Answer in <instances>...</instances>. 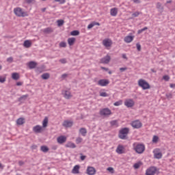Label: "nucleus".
Here are the masks:
<instances>
[{
  "label": "nucleus",
  "instance_id": "f257e3e1",
  "mask_svg": "<svg viewBox=\"0 0 175 175\" xmlns=\"http://www.w3.org/2000/svg\"><path fill=\"white\" fill-rule=\"evenodd\" d=\"M133 148L137 154H143L146 151V146L144 144H133Z\"/></svg>",
  "mask_w": 175,
  "mask_h": 175
},
{
  "label": "nucleus",
  "instance_id": "f03ea898",
  "mask_svg": "<svg viewBox=\"0 0 175 175\" xmlns=\"http://www.w3.org/2000/svg\"><path fill=\"white\" fill-rule=\"evenodd\" d=\"M14 13L17 17H28V12L23 11V9L20 7H17L14 9Z\"/></svg>",
  "mask_w": 175,
  "mask_h": 175
},
{
  "label": "nucleus",
  "instance_id": "7ed1b4c3",
  "mask_svg": "<svg viewBox=\"0 0 175 175\" xmlns=\"http://www.w3.org/2000/svg\"><path fill=\"white\" fill-rule=\"evenodd\" d=\"M128 133H129V128L124 127L122 129L119 131V139H122V140H126V139H128Z\"/></svg>",
  "mask_w": 175,
  "mask_h": 175
},
{
  "label": "nucleus",
  "instance_id": "20e7f679",
  "mask_svg": "<svg viewBox=\"0 0 175 175\" xmlns=\"http://www.w3.org/2000/svg\"><path fill=\"white\" fill-rule=\"evenodd\" d=\"M138 85L144 90H150L151 88L150 83H148L146 80L142 79L138 81Z\"/></svg>",
  "mask_w": 175,
  "mask_h": 175
},
{
  "label": "nucleus",
  "instance_id": "39448f33",
  "mask_svg": "<svg viewBox=\"0 0 175 175\" xmlns=\"http://www.w3.org/2000/svg\"><path fill=\"white\" fill-rule=\"evenodd\" d=\"M131 125L133 126V128H134V129H140V128L143 126V124L142 122H140V120L133 121L131 123Z\"/></svg>",
  "mask_w": 175,
  "mask_h": 175
},
{
  "label": "nucleus",
  "instance_id": "423d86ee",
  "mask_svg": "<svg viewBox=\"0 0 175 175\" xmlns=\"http://www.w3.org/2000/svg\"><path fill=\"white\" fill-rule=\"evenodd\" d=\"M100 115L106 117L107 116H111V110L109 108H103L100 110Z\"/></svg>",
  "mask_w": 175,
  "mask_h": 175
},
{
  "label": "nucleus",
  "instance_id": "0eeeda50",
  "mask_svg": "<svg viewBox=\"0 0 175 175\" xmlns=\"http://www.w3.org/2000/svg\"><path fill=\"white\" fill-rule=\"evenodd\" d=\"M157 173V167L151 166L146 171V175H154Z\"/></svg>",
  "mask_w": 175,
  "mask_h": 175
},
{
  "label": "nucleus",
  "instance_id": "6e6552de",
  "mask_svg": "<svg viewBox=\"0 0 175 175\" xmlns=\"http://www.w3.org/2000/svg\"><path fill=\"white\" fill-rule=\"evenodd\" d=\"M124 106H126L128 108L133 107L135 106V101L132 98L126 99L124 101Z\"/></svg>",
  "mask_w": 175,
  "mask_h": 175
},
{
  "label": "nucleus",
  "instance_id": "1a4fd4ad",
  "mask_svg": "<svg viewBox=\"0 0 175 175\" xmlns=\"http://www.w3.org/2000/svg\"><path fill=\"white\" fill-rule=\"evenodd\" d=\"M110 83L109 79H100L98 81V85H100L101 87H106L108 84Z\"/></svg>",
  "mask_w": 175,
  "mask_h": 175
},
{
  "label": "nucleus",
  "instance_id": "9d476101",
  "mask_svg": "<svg viewBox=\"0 0 175 175\" xmlns=\"http://www.w3.org/2000/svg\"><path fill=\"white\" fill-rule=\"evenodd\" d=\"M103 44L105 47H111V44H113V41L107 38L103 40Z\"/></svg>",
  "mask_w": 175,
  "mask_h": 175
},
{
  "label": "nucleus",
  "instance_id": "9b49d317",
  "mask_svg": "<svg viewBox=\"0 0 175 175\" xmlns=\"http://www.w3.org/2000/svg\"><path fill=\"white\" fill-rule=\"evenodd\" d=\"M111 59L110 55H107L105 57L100 59L101 64H109Z\"/></svg>",
  "mask_w": 175,
  "mask_h": 175
},
{
  "label": "nucleus",
  "instance_id": "f8f14e48",
  "mask_svg": "<svg viewBox=\"0 0 175 175\" xmlns=\"http://www.w3.org/2000/svg\"><path fill=\"white\" fill-rule=\"evenodd\" d=\"M57 140L59 144H64V143H66L67 138L65 135H61L57 137Z\"/></svg>",
  "mask_w": 175,
  "mask_h": 175
},
{
  "label": "nucleus",
  "instance_id": "ddd939ff",
  "mask_svg": "<svg viewBox=\"0 0 175 175\" xmlns=\"http://www.w3.org/2000/svg\"><path fill=\"white\" fill-rule=\"evenodd\" d=\"M43 131V127L40 126V125H36L34 127H33V131L34 133H41Z\"/></svg>",
  "mask_w": 175,
  "mask_h": 175
},
{
  "label": "nucleus",
  "instance_id": "4468645a",
  "mask_svg": "<svg viewBox=\"0 0 175 175\" xmlns=\"http://www.w3.org/2000/svg\"><path fill=\"white\" fill-rule=\"evenodd\" d=\"M96 173V170L94 167H88L87 168V174L88 175H94Z\"/></svg>",
  "mask_w": 175,
  "mask_h": 175
},
{
  "label": "nucleus",
  "instance_id": "2eb2a0df",
  "mask_svg": "<svg viewBox=\"0 0 175 175\" xmlns=\"http://www.w3.org/2000/svg\"><path fill=\"white\" fill-rule=\"evenodd\" d=\"M63 126H64L65 128H72V126H73V122L69 121V120H65L63 122Z\"/></svg>",
  "mask_w": 175,
  "mask_h": 175
},
{
  "label": "nucleus",
  "instance_id": "dca6fc26",
  "mask_svg": "<svg viewBox=\"0 0 175 175\" xmlns=\"http://www.w3.org/2000/svg\"><path fill=\"white\" fill-rule=\"evenodd\" d=\"M79 170H80V165H77L74 166L73 169L72 170V173H73V174H79V173H80Z\"/></svg>",
  "mask_w": 175,
  "mask_h": 175
},
{
  "label": "nucleus",
  "instance_id": "f3484780",
  "mask_svg": "<svg viewBox=\"0 0 175 175\" xmlns=\"http://www.w3.org/2000/svg\"><path fill=\"white\" fill-rule=\"evenodd\" d=\"M28 66H29V69H35V68H36V66H38V63H36V62H33V61H31L28 63Z\"/></svg>",
  "mask_w": 175,
  "mask_h": 175
},
{
  "label": "nucleus",
  "instance_id": "a211bd4d",
  "mask_svg": "<svg viewBox=\"0 0 175 175\" xmlns=\"http://www.w3.org/2000/svg\"><path fill=\"white\" fill-rule=\"evenodd\" d=\"M116 152L118 154H124V146L118 145L116 148Z\"/></svg>",
  "mask_w": 175,
  "mask_h": 175
},
{
  "label": "nucleus",
  "instance_id": "6ab92c4d",
  "mask_svg": "<svg viewBox=\"0 0 175 175\" xmlns=\"http://www.w3.org/2000/svg\"><path fill=\"white\" fill-rule=\"evenodd\" d=\"M118 13V9H117L116 8H111V10H110V14L113 17H116V16H117Z\"/></svg>",
  "mask_w": 175,
  "mask_h": 175
},
{
  "label": "nucleus",
  "instance_id": "aec40b11",
  "mask_svg": "<svg viewBox=\"0 0 175 175\" xmlns=\"http://www.w3.org/2000/svg\"><path fill=\"white\" fill-rule=\"evenodd\" d=\"M135 37L133 36H127L124 38V42L126 43H131Z\"/></svg>",
  "mask_w": 175,
  "mask_h": 175
},
{
  "label": "nucleus",
  "instance_id": "412c9836",
  "mask_svg": "<svg viewBox=\"0 0 175 175\" xmlns=\"http://www.w3.org/2000/svg\"><path fill=\"white\" fill-rule=\"evenodd\" d=\"M63 95L66 99H70V98L72 97V95L70 94V92L68 90L64 91V93H63Z\"/></svg>",
  "mask_w": 175,
  "mask_h": 175
},
{
  "label": "nucleus",
  "instance_id": "4be33fe9",
  "mask_svg": "<svg viewBox=\"0 0 175 175\" xmlns=\"http://www.w3.org/2000/svg\"><path fill=\"white\" fill-rule=\"evenodd\" d=\"M23 46H24V47H25V49H29V47H31V46H32V42H31V41L27 40L24 42Z\"/></svg>",
  "mask_w": 175,
  "mask_h": 175
},
{
  "label": "nucleus",
  "instance_id": "5701e85b",
  "mask_svg": "<svg viewBox=\"0 0 175 175\" xmlns=\"http://www.w3.org/2000/svg\"><path fill=\"white\" fill-rule=\"evenodd\" d=\"M157 9L158 10L160 13H162L163 12V6H162V3L160 2H158L156 5Z\"/></svg>",
  "mask_w": 175,
  "mask_h": 175
},
{
  "label": "nucleus",
  "instance_id": "b1692460",
  "mask_svg": "<svg viewBox=\"0 0 175 175\" xmlns=\"http://www.w3.org/2000/svg\"><path fill=\"white\" fill-rule=\"evenodd\" d=\"M65 147H66V148H76V144L72 142H68L65 145Z\"/></svg>",
  "mask_w": 175,
  "mask_h": 175
},
{
  "label": "nucleus",
  "instance_id": "393cba45",
  "mask_svg": "<svg viewBox=\"0 0 175 175\" xmlns=\"http://www.w3.org/2000/svg\"><path fill=\"white\" fill-rule=\"evenodd\" d=\"M44 33H51L54 32V30L51 27H46L43 29Z\"/></svg>",
  "mask_w": 175,
  "mask_h": 175
},
{
  "label": "nucleus",
  "instance_id": "a878e982",
  "mask_svg": "<svg viewBox=\"0 0 175 175\" xmlns=\"http://www.w3.org/2000/svg\"><path fill=\"white\" fill-rule=\"evenodd\" d=\"M75 42H76V38H70L68 39L69 46H73V44H75Z\"/></svg>",
  "mask_w": 175,
  "mask_h": 175
},
{
  "label": "nucleus",
  "instance_id": "bb28decb",
  "mask_svg": "<svg viewBox=\"0 0 175 175\" xmlns=\"http://www.w3.org/2000/svg\"><path fill=\"white\" fill-rule=\"evenodd\" d=\"M12 79H13V80H18V79H20V75L17 72H14L12 74Z\"/></svg>",
  "mask_w": 175,
  "mask_h": 175
},
{
  "label": "nucleus",
  "instance_id": "cd10ccee",
  "mask_svg": "<svg viewBox=\"0 0 175 175\" xmlns=\"http://www.w3.org/2000/svg\"><path fill=\"white\" fill-rule=\"evenodd\" d=\"M25 120L24 118H18L17 120H16V124L18 125H23V124H25Z\"/></svg>",
  "mask_w": 175,
  "mask_h": 175
},
{
  "label": "nucleus",
  "instance_id": "c85d7f7f",
  "mask_svg": "<svg viewBox=\"0 0 175 175\" xmlns=\"http://www.w3.org/2000/svg\"><path fill=\"white\" fill-rule=\"evenodd\" d=\"M41 77L43 80H49V79H50V74L47 72L44 73L42 75Z\"/></svg>",
  "mask_w": 175,
  "mask_h": 175
},
{
  "label": "nucleus",
  "instance_id": "c756f323",
  "mask_svg": "<svg viewBox=\"0 0 175 175\" xmlns=\"http://www.w3.org/2000/svg\"><path fill=\"white\" fill-rule=\"evenodd\" d=\"M72 36H79L80 35V31L79 30H73L70 32Z\"/></svg>",
  "mask_w": 175,
  "mask_h": 175
},
{
  "label": "nucleus",
  "instance_id": "7c9ffc66",
  "mask_svg": "<svg viewBox=\"0 0 175 175\" xmlns=\"http://www.w3.org/2000/svg\"><path fill=\"white\" fill-rule=\"evenodd\" d=\"M47 124H49V118L46 117L42 122V128H46L47 126Z\"/></svg>",
  "mask_w": 175,
  "mask_h": 175
},
{
  "label": "nucleus",
  "instance_id": "2f4dec72",
  "mask_svg": "<svg viewBox=\"0 0 175 175\" xmlns=\"http://www.w3.org/2000/svg\"><path fill=\"white\" fill-rule=\"evenodd\" d=\"M49 147H47V146H42L40 147V150L42 152H48L49 151Z\"/></svg>",
  "mask_w": 175,
  "mask_h": 175
},
{
  "label": "nucleus",
  "instance_id": "473e14b6",
  "mask_svg": "<svg viewBox=\"0 0 175 175\" xmlns=\"http://www.w3.org/2000/svg\"><path fill=\"white\" fill-rule=\"evenodd\" d=\"M79 132L82 136H85L87 135V129H85V128H81Z\"/></svg>",
  "mask_w": 175,
  "mask_h": 175
},
{
  "label": "nucleus",
  "instance_id": "72a5a7b5",
  "mask_svg": "<svg viewBox=\"0 0 175 175\" xmlns=\"http://www.w3.org/2000/svg\"><path fill=\"white\" fill-rule=\"evenodd\" d=\"M154 158L156 159H161V158H162V152H159L154 153Z\"/></svg>",
  "mask_w": 175,
  "mask_h": 175
},
{
  "label": "nucleus",
  "instance_id": "f704fd0d",
  "mask_svg": "<svg viewBox=\"0 0 175 175\" xmlns=\"http://www.w3.org/2000/svg\"><path fill=\"white\" fill-rule=\"evenodd\" d=\"M140 14H143V12L137 11L131 14L132 17H139Z\"/></svg>",
  "mask_w": 175,
  "mask_h": 175
},
{
  "label": "nucleus",
  "instance_id": "c9c22d12",
  "mask_svg": "<svg viewBox=\"0 0 175 175\" xmlns=\"http://www.w3.org/2000/svg\"><path fill=\"white\" fill-rule=\"evenodd\" d=\"M57 27H62L65 21L62 19H60V20H57Z\"/></svg>",
  "mask_w": 175,
  "mask_h": 175
},
{
  "label": "nucleus",
  "instance_id": "e433bc0d",
  "mask_svg": "<svg viewBox=\"0 0 175 175\" xmlns=\"http://www.w3.org/2000/svg\"><path fill=\"white\" fill-rule=\"evenodd\" d=\"M147 29H148V27H145L138 30L137 33L138 34L142 33L143 32H144V31H147Z\"/></svg>",
  "mask_w": 175,
  "mask_h": 175
},
{
  "label": "nucleus",
  "instance_id": "4c0bfd02",
  "mask_svg": "<svg viewBox=\"0 0 175 175\" xmlns=\"http://www.w3.org/2000/svg\"><path fill=\"white\" fill-rule=\"evenodd\" d=\"M110 124L111 126H116L118 125V122L117 120H112L110 122Z\"/></svg>",
  "mask_w": 175,
  "mask_h": 175
},
{
  "label": "nucleus",
  "instance_id": "58836bf2",
  "mask_svg": "<svg viewBox=\"0 0 175 175\" xmlns=\"http://www.w3.org/2000/svg\"><path fill=\"white\" fill-rule=\"evenodd\" d=\"M27 98H28V95H23V96H21L20 98H18V102H21V100H25V99H27Z\"/></svg>",
  "mask_w": 175,
  "mask_h": 175
},
{
  "label": "nucleus",
  "instance_id": "ea45409f",
  "mask_svg": "<svg viewBox=\"0 0 175 175\" xmlns=\"http://www.w3.org/2000/svg\"><path fill=\"white\" fill-rule=\"evenodd\" d=\"M141 165H142V162L139 161L138 163H135L134 165H133V167L135 169H139V167H140Z\"/></svg>",
  "mask_w": 175,
  "mask_h": 175
},
{
  "label": "nucleus",
  "instance_id": "a19ab883",
  "mask_svg": "<svg viewBox=\"0 0 175 175\" xmlns=\"http://www.w3.org/2000/svg\"><path fill=\"white\" fill-rule=\"evenodd\" d=\"M100 96H103V98H106L107 96H109V94L106 92H100Z\"/></svg>",
  "mask_w": 175,
  "mask_h": 175
},
{
  "label": "nucleus",
  "instance_id": "79ce46f5",
  "mask_svg": "<svg viewBox=\"0 0 175 175\" xmlns=\"http://www.w3.org/2000/svg\"><path fill=\"white\" fill-rule=\"evenodd\" d=\"M136 47H137V51H142V45H140V43L137 42L136 44Z\"/></svg>",
  "mask_w": 175,
  "mask_h": 175
},
{
  "label": "nucleus",
  "instance_id": "37998d69",
  "mask_svg": "<svg viewBox=\"0 0 175 175\" xmlns=\"http://www.w3.org/2000/svg\"><path fill=\"white\" fill-rule=\"evenodd\" d=\"M159 137H158V136L157 135H154L152 138V142L153 143H157L158 142V140H159Z\"/></svg>",
  "mask_w": 175,
  "mask_h": 175
},
{
  "label": "nucleus",
  "instance_id": "c03bdc74",
  "mask_svg": "<svg viewBox=\"0 0 175 175\" xmlns=\"http://www.w3.org/2000/svg\"><path fill=\"white\" fill-rule=\"evenodd\" d=\"M120 105H122V100H119L113 103L114 106H120Z\"/></svg>",
  "mask_w": 175,
  "mask_h": 175
},
{
  "label": "nucleus",
  "instance_id": "a18cd8bd",
  "mask_svg": "<svg viewBox=\"0 0 175 175\" xmlns=\"http://www.w3.org/2000/svg\"><path fill=\"white\" fill-rule=\"evenodd\" d=\"M81 142H83V138H81V137L77 138V139H76L77 144H80V143H81Z\"/></svg>",
  "mask_w": 175,
  "mask_h": 175
},
{
  "label": "nucleus",
  "instance_id": "49530a36",
  "mask_svg": "<svg viewBox=\"0 0 175 175\" xmlns=\"http://www.w3.org/2000/svg\"><path fill=\"white\" fill-rule=\"evenodd\" d=\"M163 80H165V81H169V80H170V77H169V75H164L163 77Z\"/></svg>",
  "mask_w": 175,
  "mask_h": 175
},
{
  "label": "nucleus",
  "instance_id": "de8ad7c7",
  "mask_svg": "<svg viewBox=\"0 0 175 175\" xmlns=\"http://www.w3.org/2000/svg\"><path fill=\"white\" fill-rule=\"evenodd\" d=\"M94 27L95 26H94V22H92V23L88 25V29H91L92 28H94Z\"/></svg>",
  "mask_w": 175,
  "mask_h": 175
},
{
  "label": "nucleus",
  "instance_id": "09e8293b",
  "mask_svg": "<svg viewBox=\"0 0 175 175\" xmlns=\"http://www.w3.org/2000/svg\"><path fill=\"white\" fill-rule=\"evenodd\" d=\"M55 2H59L61 5L65 3L66 2V0H55Z\"/></svg>",
  "mask_w": 175,
  "mask_h": 175
},
{
  "label": "nucleus",
  "instance_id": "8fccbe9b",
  "mask_svg": "<svg viewBox=\"0 0 175 175\" xmlns=\"http://www.w3.org/2000/svg\"><path fill=\"white\" fill-rule=\"evenodd\" d=\"M165 96H166V98H167L168 99H172V98H173V95L172 94V93L166 94Z\"/></svg>",
  "mask_w": 175,
  "mask_h": 175
},
{
  "label": "nucleus",
  "instance_id": "3c124183",
  "mask_svg": "<svg viewBox=\"0 0 175 175\" xmlns=\"http://www.w3.org/2000/svg\"><path fill=\"white\" fill-rule=\"evenodd\" d=\"M59 47H66V42H60Z\"/></svg>",
  "mask_w": 175,
  "mask_h": 175
},
{
  "label": "nucleus",
  "instance_id": "603ef678",
  "mask_svg": "<svg viewBox=\"0 0 175 175\" xmlns=\"http://www.w3.org/2000/svg\"><path fill=\"white\" fill-rule=\"evenodd\" d=\"M5 81H6V77L0 76V83H5Z\"/></svg>",
  "mask_w": 175,
  "mask_h": 175
},
{
  "label": "nucleus",
  "instance_id": "864d4df0",
  "mask_svg": "<svg viewBox=\"0 0 175 175\" xmlns=\"http://www.w3.org/2000/svg\"><path fill=\"white\" fill-rule=\"evenodd\" d=\"M59 62H61V64H66L67 61H66V59L63 58V59H60L59 60Z\"/></svg>",
  "mask_w": 175,
  "mask_h": 175
},
{
  "label": "nucleus",
  "instance_id": "5fc2aeb1",
  "mask_svg": "<svg viewBox=\"0 0 175 175\" xmlns=\"http://www.w3.org/2000/svg\"><path fill=\"white\" fill-rule=\"evenodd\" d=\"M7 62L12 64V62H13V57H10L7 58Z\"/></svg>",
  "mask_w": 175,
  "mask_h": 175
},
{
  "label": "nucleus",
  "instance_id": "6e6d98bb",
  "mask_svg": "<svg viewBox=\"0 0 175 175\" xmlns=\"http://www.w3.org/2000/svg\"><path fill=\"white\" fill-rule=\"evenodd\" d=\"M108 172H110V173H114V169L111 167H109L107 168Z\"/></svg>",
  "mask_w": 175,
  "mask_h": 175
},
{
  "label": "nucleus",
  "instance_id": "4d7b16f0",
  "mask_svg": "<svg viewBox=\"0 0 175 175\" xmlns=\"http://www.w3.org/2000/svg\"><path fill=\"white\" fill-rule=\"evenodd\" d=\"M126 69H128L126 67H124V68H120V72H125V70H126Z\"/></svg>",
  "mask_w": 175,
  "mask_h": 175
},
{
  "label": "nucleus",
  "instance_id": "13d9d810",
  "mask_svg": "<svg viewBox=\"0 0 175 175\" xmlns=\"http://www.w3.org/2000/svg\"><path fill=\"white\" fill-rule=\"evenodd\" d=\"M122 58H123L124 59H128V57H126V54L123 53L122 55Z\"/></svg>",
  "mask_w": 175,
  "mask_h": 175
},
{
  "label": "nucleus",
  "instance_id": "bf43d9fd",
  "mask_svg": "<svg viewBox=\"0 0 175 175\" xmlns=\"http://www.w3.org/2000/svg\"><path fill=\"white\" fill-rule=\"evenodd\" d=\"M102 70H105V72H109V68L106 67H101Z\"/></svg>",
  "mask_w": 175,
  "mask_h": 175
},
{
  "label": "nucleus",
  "instance_id": "052dcab7",
  "mask_svg": "<svg viewBox=\"0 0 175 175\" xmlns=\"http://www.w3.org/2000/svg\"><path fill=\"white\" fill-rule=\"evenodd\" d=\"M25 2L26 3H28L29 5L30 3H32V2H33V0H25Z\"/></svg>",
  "mask_w": 175,
  "mask_h": 175
},
{
  "label": "nucleus",
  "instance_id": "680f3d73",
  "mask_svg": "<svg viewBox=\"0 0 175 175\" xmlns=\"http://www.w3.org/2000/svg\"><path fill=\"white\" fill-rule=\"evenodd\" d=\"M66 77H68V74L62 75V79H66Z\"/></svg>",
  "mask_w": 175,
  "mask_h": 175
},
{
  "label": "nucleus",
  "instance_id": "e2e57ef3",
  "mask_svg": "<svg viewBox=\"0 0 175 175\" xmlns=\"http://www.w3.org/2000/svg\"><path fill=\"white\" fill-rule=\"evenodd\" d=\"M24 161H18V165H19V166H23V165H24Z\"/></svg>",
  "mask_w": 175,
  "mask_h": 175
},
{
  "label": "nucleus",
  "instance_id": "0e129e2a",
  "mask_svg": "<svg viewBox=\"0 0 175 175\" xmlns=\"http://www.w3.org/2000/svg\"><path fill=\"white\" fill-rule=\"evenodd\" d=\"M86 157L84 155L81 156L80 159L81 161H84Z\"/></svg>",
  "mask_w": 175,
  "mask_h": 175
},
{
  "label": "nucleus",
  "instance_id": "69168bd1",
  "mask_svg": "<svg viewBox=\"0 0 175 175\" xmlns=\"http://www.w3.org/2000/svg\"><path fill=\"white\" fill-rule=\"evenodd\" d=\"M170 87L171 88H175V83H171V84L170 85Z\"/></svg>",
  "mask_w": 175,
  "mask_h": 175
},
{
  "label": "nucleus",
  "instance_id": "338daca9",
  "mask_svg": "<svg viewBox=\"0 0 175 175\" xmlns=\"http://www.w3.org/2000/svg\"><path fill=\"white\" fill-rule=\"evenodd\" d=\"M134 3H140V0H133Z\"/></svg>",
  "mask_w": 175,
  "mask_h": 175
},
{
  "label": "nucleus",
  "instance_id": "774afa93",
  "mask_svg": "<svg viewBox=\"0 0 175 175\" xmlns=\"http://www.w3.org/2000/svg\"><path fill=\"white\" fill-rule=\"evenodd\" d=\"M93 24H94V25H100V23H98V22H93Z\"/></svg>",
  "mask_w": 175,
  "mask_h": 175
}]
</instances>
